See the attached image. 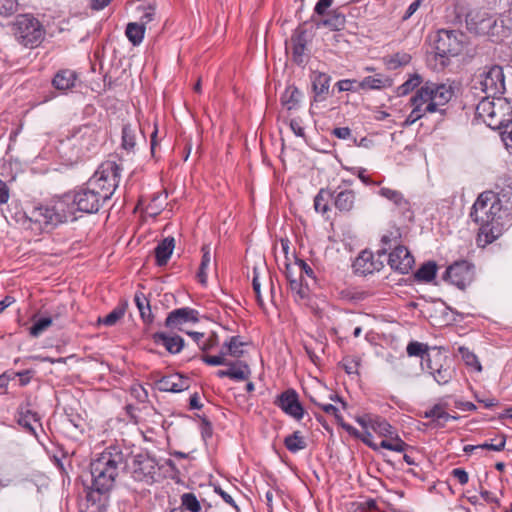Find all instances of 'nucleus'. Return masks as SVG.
I'll return each mask as SVG.
<instances>
[{
	"label": "nucleus",
	"instance_id": "obj_1",
	"mask_svg": "<svg viewBox=\"0 0 512 512\" xmlns=\"http://www.w3.org/2000/svg\"><path fill=\"white\" fill-rule=\"evenodd\" d=\"M94 182L87 180L63 198L34 206L25 212L26 219L35 225L31 228L38 231L50 230L69 220H76V211L85 214L99 212L108 200L96 189L98 187Z\"/></svg>",
	"mask_w": 512,
	"mask_h": 512
},
{
	"label": "nucleus",
	"instance_id": "obj_2",
	"mask_svg": "<svg viewBox=\"0 0 512 512\" xmlns=\"http://www.w3.org/2000/svg\"><path fill=\"white\" fill-rule=\"evenodd\" d=\"M469 217L478 227V246L484 247L496 241L512 224V182L480 193Z\"/></svg>",
	"mask_w": 512,
	"mask_h": 512
},
{
	"label": "nucleus",
	"instance_id": "obj_3",
	"mask_svg": "<svg viewBox=\"0 0 512 512\" xmlns=\"http://www.w3.org/2000/svg\"><path fill=\"white\" fill-rule=\"evenodd\" d=\"M130 453L120 445H110L90 463L91 486L86 488V501L109 502L120 469H126Z\"/></svg>",
	"mask_w": 512,
	"mask_h": 512
},
{
	"label": "nucleus",
	"instance_id": "obj_4",
	"mask_svg": "<svg viewBox=\"0 0 512 512\" xmlns=\"http://www.w3.org/2000/svg\"><path fill=\"white\" fill-rule=\"evenodd\" d=\"M453 95L454 89L451 85L433 81L424 82V85L409 99L408 105L412 110L404 120L403 126H411L427 114L438 112L445 115L446 109L442 107L449 103Z\"/></svg>",
	"mask_w": 512,
	"mask_h": 512
},
{
	"label": "nucleus",
	"instance_id": "obj_5",
	"mask_svg": "<svg viewBox=\"0 0 512 512\" xmlns=\"http://www.w3.org/2000/svg\"><path fill=\"white\" fill-rule=\"evenodd\" d=\"M468 45L469 37L461 30L439 29L433 40L435 57L442 67L447 66L450 59L460 55Z\"/></svg>",
	"mask_w": 512,
	"mask_h": 512
},
{
	"label": "nucleus",
	"instance_id": "obj_6",
	"mask_svg": "<svg viewBox=\"0 0 512 512\" xmlns=\"http://www.w3.org/2000/svg\"><path fill=\"white\" fill-rule=\"evenodd\" d=\"M99 129L96 124H85L73 128L61 141L63 149L74 150L73 157L78 160L92 152L98 144Z\"/></svg>",
	"mask_w": 512,
	"mask_h": 512
},
{
	"label": "nucleus",
	"instance_id": "obj_7",
	"mask_svg": "<svg viewBox=\"0 0 512 512\" xmlns=\"http://www.w3.org/2000/svg\"><path fill=\"white\" fill-rule=\"evenodd\" d=\"M475 116L493 130L502 129L512 122V107L498 99L483 98L476 106Z\"/></svg>",
	"mask_w": 512,
	"mask_h": 512
},
{
	"label": "nucleus",
	"instance_id": "obj_8",
	"mask_svg": "<svg viewBox=\"0 0 512 512\" xmlns=\"http://www.w3.org/2000/svg\"><path fill=\"white\" fill-rule=\"evenodd\" d=\"M11 31L16 40L25 47L34 48L44 39L45 29L32 14H20L11 24Z\"/></svg>",
	"mask_w": 512,
	"mask_h": 512
},
{
	"label": "nucleus",
	"instance_id": "obj_9",
	"mask_svg": "<svg viewBox=\"0 0 512 512\" xmlns=\"http://www.w3.org/2000/svg\"><path fill=\"white\" fill-rule=\"evenodd\" d=\"M422 370L429 373L439 385L448 384L455 376L452 359L440 348L432 347L426 362L421 363Z\"/></svg>",
	"mask_w": 512,
	"mask_h": 512
},
{
	"label": "nucleus",
	"instance_id": "obj_10",
	"mask_svg": "<svg viewBox=\"0 0 512 512\" xmlns=\"http://www.w3.org/2000/svg\"><path fill=\"white\" fill-rule=\"evenodd\" d=\"M121 172L120 164L107 160L100 164L88 180L95 181L96 189L109 201L120 183Z\"/></svg>",
	"mask_w": 512,
	"mask_h": 512
},
{
	"label": "nucleus",
	"instance_id": "obj_11",
	"mask_svg": "<svg viewBox=\"0 0 512 512\" xmlns=\"http://www.w3.org/2000/svg\"><path fill=\"white\" fill-rule=\"evenodd\" d=\"M466 27L469 32L488 37L493 42L501 40V31L503 26L498 24L496 17L487 13L468 14L466 17Z\"/></svg>",
	"mask_w": 512,
	"mask_h": 512
},
{
	"label": "nucleus",
	"instance_id": "obj_12",
	"mask_svg": "<svg viewBox=\"0 0 512 512\" xmlns=\"http://www.w3.org/2000/svg\"><path fill=\"white\" fill-rule=\"evenodd\" d=\"M126 468L135 481L146 484H152L156 481L155 477L159 470L156 459L143 453L134 455L130 464L126 462Z\"/></svg>",
	"mask_w": 512,
	"mask_h": 512
},
{
	"label": "nucleus",
	"instance_id": "obj_13",
	"mask_svg": "<svg viewBox=\"0 0 512 512\" xmlns=\"http://www.w3.org/2000/svg\"><path fill=\"white\" fill-rule=\"evenodd\" d=\"M308 32L304 25L298 26L286 42V52L291 54V60L298 66H303L308 60Z\"/></svg>",
	"mask_w": 512,
	"mask_h": 512
},
{
	"label": "nucleus",
	"instance_id": "obj_14",
	"mask_svg": "<svg viewBox=\"0 0 512 512\" xmlns=\"http://www.w3.org/2000/svg\"><path fill=\"white\" fill-rule=\"evenodd\" d=\"M474 265L467 260L455 261L447 267L443 279L464 290L474 279Z\"/></svg>",
	"mask_w": 512,
	"mask_h": 512
},
{
	"label": "nucleus",
	"instance_id": "obj_15",
	"mask_svg": "<svg viewBox=\"0 0 512 512\" xmlns=\"http://www.w3.org/2000/svg\"><path fill=\"white\" fill-rule=\"evenodd\" d=\"M334 0H318L314 7V14L318 16H327L317 23V26H324L332 31H340L344 29L346 24V16L340 11L339 8L327 12L331 7Z\"/></svg>",
	"mask_w": 512,
	"mask_h": 512
},
{
	"label": "nucleus",
	"instance_id": "obj_16",
	"mask_svg": "<svg viewBox=\"0 0 512 512\" xmlns=\"http://www.w3.org/2000/svg\"><path fill=\"white\" fill-rule=\"evenodd\" d=\"M274 405L288 416L300 421L304 417V407L299 400L296 390L289 388L280 393L274 400Z\"/></svg>",
	"mask_w": 512,
	"mask_h": 512
},
{
	"label": "nucleus",
	"instance_id": "obj_17",
	"mask_svg": "<svg viewBox=\"0 0 512 512\" xmlns=\"http://www.w3.org/2000/svg\"><path fill=\"white\" fill-rule=\"evenodd\" d=\"M415 260L410 251L403 245L396 246L388 256V264L390 268L400 274H408Z\"/></svg>",
	"mask_w": 512,
	"mask_h": 512
},
{
	"label": "nucleus",
	"instance_id": "obj_18",
	"mask_svg": "<svg viewBox=\"0 0 512 512\" xmlns=\"http://www.w3.org/2000/svg\"><path fill=\"white\" fill-rule=\"evenodd\" d=\"M383 267L384 262L381 259H376V256L369 250L361 251L352 264L354 273L361 276L379 272Z\"/></svg>",
	"mask_w": 512,
	"mask_h": 512
},
{
	"label": "nucleus",
	"instance_id": "obj_19",
	"mask_svg": "<svg viewBox=\"0 0 512 512\" xmlns=\"http://www.w3.org/2000/svg\"><path fill=\"white\" fill-rule=\"evenodd\" d=\"M199 321V312L190 307L174 309L168 313L164 326L168 329L181 330V326L186 323H197Z\"/></svg>",
	"mask_w": 512,
	"mask_h": 512
},
{
	"label": "nucleus",
	"instance_id": "obj_20",
	"mask_svg": "<svg viewBox=\"0 0 512 512\" xmlns=\"http://www.w3.org/2000/svg\"><path fill=\"white\" fill-rule=\"evenodd\" d=\"M310 79L313 92L311 105L325 101L330 96L331 76L324 72L313 71Z\"/></svg>",
	"mask_w": 512,
	"mask_h": 512
},
{
	"label": "nucleus",
	"instance_id": "obj_21",
	"mask_svg": "<svg viewBox=\"0 0 512 512\" xmlns=\"http://www.w3.org/2000/svg\"><path fill=\"white\" fill-rule=\"evenodd\" d=\"M482 85L484 91L488 94L493 96L504 94L506 88L503 69L500 66L492 67L487 72Z\"/></svg>",
	"mask_w": 512,
	"mask_h": 512
},
{
	"label": "nucleus",
	"instance_id": "obj_22",
	"mask_svg": "<svg viewBox=\"0 0 512 512\" xmlns=\"http://www.w3.org/2000/svg\"><path fill=\"white\" fill-rule=\"evenodd\" d=\"M155 385L161 392L179 393L189 388L190 379L189 377L176 373L161 377L156 381Z\"/></svg>",
	"mask_w": 512,
	"mask_h": 512
},
{
	"label": "nucleus",
	"instance_id": "obj_23",
	"mask_svg": "<svg viewBox=\"0 0 512 512\" xmlns=\"http://www.w3.org/2000/svg\"><path fill=\"white\" fill-rule=\"evenodd\" d=\"M78 81L79 74L75 70L63 68L55 73L51 84L56 90L66 93L76 87Z\"/></svg>",
	"mask_w": 512,
	"mask_h": 512
},
{
	"label": "nucleus",
	"instance_id": "obj_24",
	"mask_svg": "<svg viewBox=\"0 0 512 512\" xmlns=\"http://www.w3.org/2000/svg\"><path fill=\"white\" fill-rule=\"evenodd\" d=\"M356 203V193L354 190L341 187L333 190V205L342 214L350 213Z\"/></svg>",
	"mask_w": 512,
	"mask_h": 512
},
{
	"label": "nucleus",
	"instance_id": "obj_25",
	"mask_svg": "<svg viewBox=\"0 0 512 512\" xmlns=\"http://www.w3.org/2000/svg\"><path fill=\"white\" fill-rule=\"evenodd\" d=\"M378 194L392 202L399 213L408 218L412 217L413 212L411 211V204L409 200L404 197L402 192L388 187H382L378 191Z\"/></svg>",
	"mask_w": 512,
	"mask_h": 512
},
{
	"label": "nucleus",
	"instance_id": "obj_26",
	"mask_svg": "<svg viewBox=\"0 0 512 512\" xmlns=\"http://www.w3.org/2000/svg\"><path fill=\"white\" fill-rule=\"evenodd\" d=\"M17 423L21 428L28 434L33 435L36 439H38V434L36 432V425L42 429L41 418L39 414L35 411H32L28 408L20 407L18 409Z\"/></svg>",
	"mask_w": 512,
	"mask_h": 512
},
{
	"label": "nucleus",
	"instance_id": "obj_27",
	"mask_svg": "<svg viewBox=\"0 0 512 512\" xmlns=\"http://www.w3.org/2000/svg\"><path fill=\"white\" fill-rule=\"evenodd\" d=\"M156 345L163 346L170 354H178L185 346L184 339L178 335H169L165 332H155L151 336Z\"/></svg>",
	"mask_w": 512,
	"mask_h": 512
},
{
	"label": "nucleus",
	"instance_id": "obj_28",
	"mask_svg": "<svg viewBox=\"0 0 512 512\" xmlns=\"http://www.w3.org/2000/svg\"><path fill=\"white\" fill-rule=\"evenodd\" d=\"M138 131L141 133L144 142H146V137L141 129V126L137 127L131 123L123 124L121 131V148L124 149L127 153H135Z\"/></svg>",
	"mask_w": 512,
	"mask_h": 512
},
{
	"label": "nucleus",
	"instance_id": "obj_29",
	"mask_svg": "<svg viewBox=\"0 0 512 512\" xmlns=\"http://www.w3.org/2000/svg\"><path fill=\"white\" fill-rule=\"evenodd\" d=\"M393 86V79L382 73L373 76H366L358 83L361 90H382Z\"/></svg>",
	"mask_w": 512,
	"mask_h": 512
},
{
	"label": "nucleus",
	"instance_id": "obj_30",
	"mask_svg": "<svg viewBox=\"0 0 512 512\" xmlns=\"http://www.w3.org/2000/svg\"><path fill=\"white\" fill-rule=\"evenodd\" d=\"M175 247V239L166 237L161 240L154 249L155 262L159 267L167 265Z\"/></svg>",
	"mask_w": 512,
	"mask_h": 512
},
{
	"label": "nucleus",
	"instance_id": "obj_31",
	"mask_svg": "<svg viewBox=\"0 0 512 512\" xmlns=\"http://www.w3.org/2000/svg\"><path fill=\"white\" fill-rule=\"evenodd\" d=\"M224 366L228 367L229 379L233 381H246L251 376V369L245 361L239 359L234 361L227 360Z\"/></svg>",
	"mask_w": 512,
	"mask_h": 512
},
{
	"label": "nucleus",
	"instance_id": "obj_32",
	"mask_svg": "<svg viewBox=\"0 0 512 512\" xmlns=\"http://www.w3.org/2000/svg\"><path fill=\"white\" fill-rule=\"evenodd\" d=\"M302 93L294 85H288L280 97L281 104L288 110H297L300 106Z\"/></svg>",
	"mask_w": 512,
	"mask_h": 512
},
{
	"label": "nucleus",
	"instance_id": "obj_33",
	"mask_svg": "<svg viewBox=\"0 0 512 512\" xmlns=\"http://www.w3.org/2000/svg\"><path fill=\"white\" fill-rule=\"evenodd\" d=\"M134 302L138 308L140 317L144 324L151 325L154 321V315L151 310L150 301L144 293L137 291L134 295Z\"/></svg>",
	"mask_w": 512,
	"mask_h": 512
},
{
	"label": "nucleus",
	"instance_id": "obj_34",
	"mask_svg": "<svg viewBox=\"0 0 512 512\" xmlns=\"http://www.w3.org/2000/svg\"><path fill=\"white\" fill-rule=\"evenodd\" d=\"M369 428L379 436L385 437V439L397 431L385 418L380 416L369 418Z\"/></svg>",
	"mask_w": 512,
	"mask_h": 512
},
{
	"label": "nucleus",
	"instance_id": "obj_35",
	"mask_svg": "<svg viewBox=\"0 0 512 512\" xmlns=\"http://www.w3.org/2000/svg\"><path fill=\"white\" fill-rule=\"evenodd\" d=\"M411 55L407 52H396L383 57V63L388 70H397L411 62Z\"/></svg>",
	"mask_w": 512,
	"mask_h": 512
},
{
	"label": "nucleus",
	"instance_id": "obj_36",
	"mask_svg": "<svg viewBox=\"0 0 512 512\" xmlns=\"http://www.w3.org/2000/svg\"><path fill=\"white\" fill-rule=\"evenodd\" d=\"M201 253H202V258H201L200 266L197 271L196 277L200 284L206 285L207 279H208L207 270L211 263L210 245L203 244L201 247Z\"/></svg>",
	"mask_w": 512,
	"mask_h": 512
},
{
	"label": "nucleus",
	"instance_id": "obj_37",
	"mask_svg": "<svg viewBox=\"0 0 512 512\" xmlns=\"http://www.w3.org/2000/svg\"><path fill=\"white\" fill-rule=\"evenodd\" d=\"M423 78L418 73H413L409 75V78L400 86L396 88V95L399 97H403L414 91L415 89H419L423 86Z\"/></svg>",
	"mask_w": 512,
	"mask_h": 512
},
{
	"label": "nucleus",
	"instance_id": "obj_38",
	"mask_svg": "<svg viewBox=\"0 0 512 512\" xmlns=\"http://www.w3.org/2000/svg\"><path fill=\"white\" fill-rule=\"evenodd\" d=\"M283 443H284L285 448L293 454H296L299 451L304 450L307 447L305 438L303 437L301 431H299V430L294 431L290 435H287L284 438Z\"/></svg>",
	"mask_w": 512,
	"mask_h": 512
},
{
	"label": "nucleus",
	"instance_id": "obj_39",
	"mask_svg": "<svg viewBox=\"0 0 512 512\" xmlns=\"http://www.w3.org/2000/svg\"><path fill=\"white\" fill-rule=\"evenodd\" d=\"M245 345L246 343L240 336H232L223 343L222 347L227 356L229 355L238 359L242 357L244 353L243 347Z\"/></svg>",
	"mask_w": 512,
	"mask_h": 512
},
{
	"label": "nucleus",
	"instance_id": "obj_40",
	"mask_svg": "<svg viewBox=\"0 0 512 512\" xmlns=\"http://www.w3.org/2000/svg\"><path fill=\"white\" fill-rule=\"evenodd\" d=\"M333 201V190L328 188H321L314 198V208L317 212L322 214L330 211L329 202Z\"/></svg>",
	"mask_w": 512,
	"mask_h": 512
},
{
	"label": "nucleus",
	"instance_id": "obj_41",
	"mask_svg": "<svg viewBox=\"0 0 512 512\" xmlns=\"http://www.w3.org/2000/svg\"><path fill=\"white\" fill-rule=\"evenodd\" d=\"M380 447L394 452H404L410 446L395 431L393 435L380 442Z\"/></svg>",
	"mask_w": 512,
	"mask_h": 512
},
{
	"label": "nucleus",
	"instance_id": "obj_42",
	"mask_svg": "<svg viewBox=\"0 0 512 512\" xmlns=\"http://www.w3.org/2000/svg\"><path fill=\"white\" fill-rule=\"evenodd\" d=\"M437 264L434 261H428L420 266L415 273V279L420 282H431L437 273Z\"/></svg>",
	"mask_w": 512,
	"mask_h": 512
},
{
	"label": "nucleus",
	"instance_id": "obj_43",
	"mask_svg": "<svg viewBox=\"0 0 512 512\" xmlns=\"http://www.w3.org/2000/svg\"><path fill=\"white\" fill-rule=\"evenodd\" d=\"M125 34L128 40L134 45H139L145 34V27L136 22L128 23L126 26Z\"/></svg>",
	"mask_w": 512,
	"mask_h": 512
},
{
	"label": "nucleus",
	"instance_id": "obj_44",
	"mask_svg": "<svg viewBox=\"0 0 512 512\" xmlns=\"http://www.w3.org/2000/svg\"><path fill=\"white\" fill-rule=\"evenodd\" d=\"M182 510L187 512H202L200 501L192 492L183 493L180 496V506Z\"/></svg>",
	"mask_w": 512,
	"mask_h": 512
},
{
	"label": "nucleus",
	"instance_id": "obj_45",
	"mask_svg": "<svg viewBox=\"0 0 512 512\" xmlns=\"http://www.w3.org/2000/svg\"><path fill=\"white\" fill-rule=\"evenodd\" d=\"M341 298L352 302H360L368 299L372 293L357 287H349L340 292Z\"/></svg>",
	"mask_w": 512,
	"mask_h": 512
},
{
	"label": "nucleus",
	"instance_id": "obj_46",
	"mask_svg": "<svg viewBox=\"0 0 512 512\" xmlns=\"http://www.w3.org/2000/svg\"><path fill=\"white\" fill-rule=\"evenodd\" d=\"M431 349L427 344L418 341H411L406 347L407 354L411 357H420L421 363L426 362V357L431 353Z\"/></svg>",
	"mask_w": 512,
	"mask_h": 512
},
{
	"label": "nucleus",
	"instance_id": "obj_47",
	"mask_svg": "<svg viewBox=\"0 0 512 512\" xmlns=\"http://www.w3.org/2000/svg\"><path fill=\"white\" fill-rule=\"evenodd\" d=\"M127 306H128V304L126 301L120 303L117 307H115L105 317L99 318L98 321L106 326L115 325L121 318H123V316L126 312Z\"/></svg>",
	"mask_w": 512,
	"mask_h": 512
},
{
	"label": "nucleus",
	"instance_id": "obj_48",
	"mask_svg": "<svg viewBox=\"0 0 512 512\" xmlns=\"http://www.w3.org/2000/svg\"><path fill=\"white\" fill-rule=\"evenodd\" d=\"M51 317H41L36 320L33 325L29 328V334L32 337H39L47 328L52 325Z\"/></svg>",
	"mask_w": 512,
	"mask_h": 512
},
{
	"label": "nucleus",
	"instance_id": "obj_49",
	"mask_svg": "<svg viewBox=\"0 0 512 512\" xmlns=\"http://www.w3.org/2000/svg\"><path fill=\"white\" fill-rule=\"evenodd\" d=\"M67 420L78 430L83 431L85 420L74 408L66 407L64 409Z\"/></svg>",
	"mask_w": 512,
	"mask_h": 512
},
{
	"label": "nucleus",
	"instance_id": "obj_50",
	"mask_svg": "<svg viewBox=\"0 0 512 512\" xmlns=\"http://www.w3.org/2000/svg\"><path fill=\"white\" fill-rule=\"evenodd\" d=\"M19 7L18 0H0V18L14 15Z\"/></svg>",
	"mask_w": 512,
	"mask_h": 512
},
{
	"label": "nucleus",
	"instance_id": "obj_51",
	"mask_svg": "<svg viewBox=\"0 0 512 512\" xmlns=\"http://www.w3.org/2000/svg\"><path fill=\"white\" fill-rule=\"evenodd\" d=\"M196 417L200 421V433L204 441L211 439L213 436V425L211 421L205 415L196 414Z\"/></svg>",
	"mask_w": 512,
	"mask_h": 512
},
{
	"label": "nucleus",
	"instance_id": "obj_52",
	"mask_svg": "<svg viewBox=\"0 0 512 512\" xmlns=\"http://www.w3.org/2000/svg\"><path fill=\"white\" fill-rule=\"evenodd\" d=\"M341 365L347 374H359L360 359L358 357L345 356L341 361Z\"/></svg>",
	"mask_w": 512,
	"mask_h": 512
},
{
	"label": "nucleus",
	"instance_id": "obj_53",
	"mask_svg": "<svg viewBox=\"0 0 512 512\" xmlns=\"http://www.w3.org/2000/svg\"><path fill=\"white\" fill-rule=\"evenodd\" d=\"M226 356L227 355H226L223 347H221V350L218 355L212 356V355L203 354L201 356V360L205 364L210 365V366H220V365H225L227 363Z\"/></svg>",
	"mask_w": 512,
	"mask_h": 512
},
{
	"label": "nucleus",
	"instance_id": "obj_54",
	"mask_svg": "<svg viewBox=\"0 0 512 512\" xmlns=\"http://www.w3.org/2000/svg\"><path fill=\"white\" fill-rule=\"evenodd\" d=\"M358 83L359 81L356 79H342L335 84L334 89H337L338 92H357L360 90Z\"/></svg>",
	"mask_w": 512,
	"mask_h": 512
},
{
	"label": "nucleus",
	"instance_id": "obj_55",
	"mask_svg": "<svg viewBox=\"0 0 512 512\" xmlns=\"http://www.w3.org/2000/svg\"><path fill=\"white\" fill-rule=\"evenodd\" d=\"M252 287H253V290L255 292L257 304L261 308H263L264 307V301H263V298H262V295H261V290H260L261 284L259 282V274H258V270H257L256 267L253 268Z\"/></svg>",
	"mask_w": 512,
	"mask_h": 512
},
{
	"label": "nucleus",
	"instance_id": "obj_56",
	"mask_svg": "<svg viewBox=\"0 0 512 512\" xmlns=\"http://www.w3.org/2000/svg\"><path fill=\"white\" fill-rule=\"evenodd\" d=\"M460 352L462 354V358L468 366L476 367L478 371H481V364L479 363L474 353L465 348H460Z\"/></svg>",
	"mask_w": 512,
	"mask_h": 512
},
{
	"label": "nucleus",
	"instance_id": "obj_57",
	"mask_svg": "<svg viewBox=\"0 0 512 512\" xmlns=\"http://www.w3.org/2000/svg\"><path fill=\"white\" fill-rule=\"evenodd\" d=\"M336 422L352 437H360V432L351 424L344 421L343 416L339 411L334 415Z\"/></svg>",
	"mask_w": 512,
	"mask_h": 512
},
{
	"label": "nucleus",
	"instance_id": "obj_58",
	"mask_svg": "<svg viewBox=\"0 0 512 512\" xmlns=\"http://www.w3.org/2000/svg\"><path fill=\"white\" fill-rule=\"evenodd\" d=\"M443 410L444 407L441 404H435L433 407L424 412L423 417L430 419L431 423L435 425L436 422H439V416Z\"/></svg>",
	"mask_w": 512,
	"mask_h": 512
},
{
	"label": "nucleus",
	"instance_id": "obj_59",
	"mask_svg": "<svg viewBox=\"0 0 512 512\" xmlns=\"http://www.w3.org/2000/svg\"><path fill=\"white\" fill-rule=\"evenodd\" d=\"M109 502L86 501L85 509L82 512H106Z\"/></svg>",
	"mask_w": 512,
	"mask_h": 512
},
{
	"label": "nucleus",
	"instance_id": "obj_60",
	"mask_svg": "<svg viewBox=\"0 0 512 512\" xmlns=\"http://www.w3.org/2000/svg\"><path fill=\"white\" fill-rule=\"evenodd\" d=\"M506 444V436L501 435L499 441L497 443L493 442H485L483 444H479L480 449L492 450V451H502L505 448Z\"/></svg>",
	"mask_w": 512,
	"mask_h": 512
},
{
	"label": "nucleus",
	"instance_id": "obj_61",
	"mask_svg": "<svg viewBox=\"0 0 512 512\" xmlns=\"http://www.w3.org/2000/svg\"><path fill=\"white\" fill-rule=\"evenodd\" d=\"M353 174H356L357 177L361 180V182L365 185H376L379 186L380 182L374 181L371 179L370 176L366 175V169L364 168H353L352 169Z\"/></svg>",
	"mask_w": 512,
	"mask_h": 512
},
{
	"label": "nucleus",
	"instance_id": "obj_62",
	"mask_svg": "<svg viewBox=\"0 0 512 512\" xmlns=\"http://www.w3.org/2000/svg\"><path fill=\"white\" fill-rule=\"evenodd\" d=\"M295 265H297L299 267L300 278H302L303 274H306L308 277L315 279V274H314L313 269L303 259L296 257Z\"/></svg>",
	"mask_w": 512,
	"mask_h": 512
},
{
	"label": "nucleus",
	"instance_id": "obj_63",
	"mask_svg": "<svg viewBox=\"0 0 512 512\" xmlns=\"http://www.w3.org/2000/svg\"><path fill=\"white\" fill-rule=\"evenodd\" d=\"M35 374V370L26 369L23 371L16 372V377L19 378V386L24 387L28 385Z\"/></svg>",
	"mask_w": 512,
	"mask_h": 512
},
{
	"label": "nucleus",
	"instance_id": "obj_64",
	"mask_svg": "<svg viewBox=\"0 0 512 512\" xmlns=\"http://www.w3.org/2000/svg\"><path fill=\"white\" fill-rule=\"evenodd\" d=\"M505 130L501 132V139L506 148L512 151V122L504 126Z\"/></svg>",
	"mask_w": 512,
	"mask_h": 512
}]
</instances>
